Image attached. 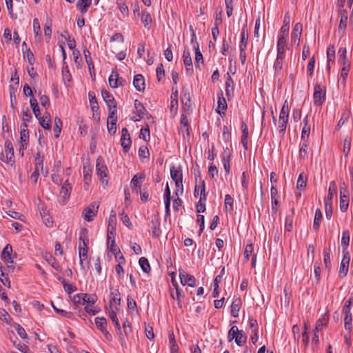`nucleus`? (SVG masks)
<instances>
[{
	"label": "nucleus",
	"mask_w": 353,
	"mask_h": 353,
	"mask_svg": "<svg viewBox=\"0 0 353 353\" xmlns=\"http://www.w3.org/2000/svg\"><path fill=\"white\" fill-rule=\"evenodd\" d=\"M172 283L176 290V295L174 296V293L171 292V296L174 299H176L179 303L181 297H183V291L181 289L179 288V285L177 282L175 281V279L172 280Z\"/></svg>",
	"instance_id": "obj_46"
},
{
	"label": "nucleus",
	"mask_w": 353,
	"mask_h": 353,
	"mask_svg": "<svg viewBox=\"0 0 353 353\" xmlns=\"http://www.w3.org/2000/svg\"><path fill=\"white\" fill-rule=\"evenodd\" d=\"M207 199V195L205 193V181H201V193H200V199L198 201L196 209V212L199 213L204 212L205 210V202Z\"/></svg>",
	"instance_id": "obj_11"
},
{
	"label": "nucleus",
	"mask_w": 353,
	"mask_h": 353,
	"mask_svg": "<svg viewBox=\"0 0 353 353\" xmlns=\"http://www.w3.org/2000/svg\"><path fill=\"white\" fill-rule=\"evenodd\" d=\"M337 186L335 181H331L329 185L328 194L324 199V202H332L334 195L336 194Z\"/></svg>",
	"instance_id": "obj_32"
},
{
	"label": "nucleus",
	"mask_w": 353,
	"mask_h": 353,
	"mask_svg": "<svg viewBox=\"0 0 353 353\" xmlns=\"http://www.w3.org/2000/svg\"><path fill=\"white\" fill-rule=\"evenodd\" d=\"M323 219V214L320 209H316L315 211L314 223H313V229L315 231H318L320 228V224L321 220Z\"/></svg>",
	"instance_id": "obj_41"
},
{
	"label": "nucleus",
	"mask_w": 353,
	"mask_h": 353,
	"mask_svg": "<svg viewBox=\"0 0 353 353\" xmlns=\"http://www.w3.org/2000/svg\"><path fill=\"white\" fill-rule=\"evenodd\" d=\"M283 61H284L276 58L273 65L275 75H279L281 74L283 69Z\"/></svg>",
	"instance_id": "obj_59"
},
{
	"label": "nucleus",
	"mask_w": 353,
	"mask_h": 353,
	"mask_svg": "<svg viewBox=\"0 0 353 353\" xmlns=\"http://www.w3.org/2000/svg\"><path fill=\"white\" fill-rule=\"evenodd\" d=\"M12 247L10 244H7L1 252V259L7 264L8 269L13 272L14 266L12 265L13 260L12 259Z\"/></svg>",
	"instance_id": "obj_6"
},
{
	"label": "nucleus",
	"mask_w": 353,
	"mask_h": 353,
	"mask_svg": "<svg viewBox=\"0 0 353 353\" xmlns=\"http://www.w3.org/2000/svg\"><path fill=\"white\" fill-rule=\"evenodd\" d=\"M150 155L149 150L146 146H141L139 149V156L141 161H143L144 159H148Z\"/></svg>",
	"instance_id": "obj_64"
},
{
	"label": "nucleus",
	"mask_w": 353,
	"mask_h": 353,
	"mask_svg": "<svg viewBox=\"0 0 353 353\" xmlns=\"http://www.w3.org/2000/svg\"><path fill=\"white\" fill-rule=\"evenodd\" d=\"M350 260V256L349 252L347 251H343V259L339 268V274L343 277L345 276L347 274Z\"/></svg>",
	"instance_id": "obj_13"
},
{
	"label": "nucleus",
	"mask_w": 353,
	"mask_h": 353,
	"mask_svg": "<svg viewBox=\"0 0 353 353\" xmlns=\"http://www.w3.org/2000/svg\"><path fill=\"white\" fill-rule=\"evenodd\" d=\"M132 141L130 133L126 128L121 130V145L125 153L128 152L131 147Z\"/></svg>",
	"instance_id": "obj_12"
},
{
	"label": "nucleus",
	"mask_w": 353,
	"mask_h": 353,
	"mask_svg": "<svg viewBox=\"0 0 353 353\" xmlns=\"http://www.w3.org/2000/svg\"><path fill=\"white\" fill-rule=\"evenodd\" d=\"M325 94L326 89L325 86L318 83L314 85L313 98L315 105L320 106L323 103L325 100Z\"/></svg>",
	"instance_id": "obj_4"
},
{
	"label": "nucleus",
	"mask_w": 353,
	"mask_h": 353,
	"mask_svg": "<svg viewBox=\"0 0 353 353\" xmlns=\"http://www.w3.org/2000/svg\"><path fill=\"white\" fill-rule=\"evenodd\" d=\"M5 153H6V159H1L3 161L6 163H11L13 161L14 158V148L12 143L10 141L6 140L5 142Z\"/></svg>",
	"instance_id": "obj_22"
},
{
	"label": "nucleus",
	"mask_w": 353,
	"mask_h": 353,
	"mask_svg": "<svg viewBox=\"0 0 353 353\" xmlns=\"http://www.w3.org/2000/svg\"><path fill=\"white\" fill-rule=\"evenodd\" d=\"M300 145L299 157L301 159H305L307 155L309 140H301Z\"/></svg>",
	"instance_id": "obj_44"
},
{
	"label": "nucleus",
	"mask_w": 353,
	"mask_h": 353,
	"mask_svg": "<svg viewBox=\"0 0 353 353\" xmlns=\"http://www.w3.org/2000/svg\"><path fill=\"white\" fill-rule=\"evenodd\" d=\"M109 318L111 319L112 323L114 324L115 328L118 330L120 340L122 341H125V337H123V334L121 332V327L117 318V314L116 312L112 309V307L110 305L107 312Z\"/></svg>",
	"instance_id": "obj_7"
},
{
	"label": "nucleus",
	"mask_w": 353,
	"mask_h": 353,
	"mask_svg": "<svg viewBox=\"0 0 353 353\" xmlns=\"http://www.w3.org/2000/svg\"><path fill=\"white\" fill-rule=\"evenodd\" d=\"M182 57L186 72L192 75L193 73V65L190 51L188 50H184Z\"/></svg>",
	"instance_id": "obj_19"
},
{
	"label": "nucleus",
	"mask_w": 353,
	"mask_h": 353,
	"mask_svg": "<svg viewBox=\"0 0 353 353\" xmlns=\"http://www.w3.org/2000/svg\"><path fill=\"white\" fill-rule=\"evenodd\" d=\"M22 50L23 57H26L28 61V63L32 65L35 62V59L30 49L27 48L26 43L25 41H23L22 43Z\"/></svg>",
	"instance_id": "obj_33"
},
{
	"label": "nucleus",
	"mask_w": 353,
	"mask_h": 353,
	"mask_svg": "<svg viewBox=\"0 0 353 353\" xmlns=\"http://www.w3.org/2000/svg\"><path fill=\"white\" fill-rule=\"evenodd\" d=\"M96 172L103 184L107 185L108 168L102 157H99L96 161Z\"/></svg>",
	"instance_id": "obj_3"
},
{
	"label": "nucleus",
	"mask_w": 353,
	"mask_h": 353,
	"mask_svg": "<svg viewBox=\"0 0 353 353\" xmlns=\"http://www.w3.org/2000/svg\"><path fill=\"white\" fill-rule=\"evenodd\" d=\"M335 58V50L333 46H330L327 49V69L330 70L331 65L334 63Z\"/></svg>",
	"instance_id": "obj_31"
},
{
	"label": "nucleus",
	"mask_w": 353,
	"mask_h": 353,
	"mask_svg": "<svg viewBox=\"0 0 353 353\" xmlns=\"http://www.w3.org/2000/svg\"><path fill=\"white\" fill-rule=\"evenodd\" d=\"M222 138L225 143H228L231 141L232 135L229 128L227 125H223Z\"/></svg>",
	"instance_id": "obj_61"
},
{
	"label": "nucleus",
	"mask_w": 353,
	"mask_h": 353,
	"mask_svg": "<svg viewBox=\"0 0 353 353\" xmlns=\"http://www.w3.org/2000/svg\"><path fill=\"white\" fill-rule=\"evenodd\" d=\"M347 193V191L343 188H341L340 191V209L342 212H346L348 206H349V196Z\"/></svg>",
	"instance_id": "obj_24"
},
{
	"label": "nucleus",
	"mask_w": 353,
	"mask_h": 353,
	"mask_svg": "<svg viewBox=\"0 0 353 353\" xmlns=\"http://www.w3.org/2000/svg\"><path fill=\"white\" fill-rule=\"evenodd\" d=\"M170 176L175 183L176 188V194H177L179 191H181V194H182L183 191V173L181 167H175L172 165L170 168Z\"/></svg>",
	"instance_id": "obj_1"
},
{
	"label": "nucleus",
	"mask_w": 353,
	"mask_h": 353,
	"mask_svg": "<svg viewBox=\"0 0 353 353\" xmlns=\"http://www.w3.org/2000/svg\"><path fill=\"white\" fill-rule=\"evenodd\" d=\"M30 103L35 117L39 118L41 115V112L38 105L37 100L34 97H32L30 99Z\"/></svg>",
	"instance_id": "obj_53"
},
{
	"label": "nucleus",
	"mask_w": 353,
	"mask_h": 353,
	"mask_svg": "<svg viewBox=\"0 0 353 353\" xmlns=\"http://www.w3.org/2000/svg\"><path fill=\"white\" fill-rule=\"evenodd\" d=\"M116 214L115 212L112 210L111 214L109 217L108 220V244H109V241L115 236V232H116Z\"/></svg>",
	"instance_id": "obj_9"
},
{
	"label": "nucleus",
	"mask_w": 353,
	"mask_h": 353,
	"mask_svg": "<svg viewBox=\"0 0 353 353\" xmlns=\"http://www.w3.org/2000/svg\"><path fill=\"white\" fill-rule=\"evenodd\" d=\"M88 97L92 110L94 111L95 110H97L99 108V105L94 92H90Z\"/></svg>",
	"instance_id": "obj_63"
},
{
	"label": "nucleus",
	"mask_w": 353,
	"mask_h": 353,
	"mask_svg": "<svg viewBox=\"0 0 353 353\" xmlns=\"http://www.w3.org/2000/svg\"><path fill=\"white\" fill-rule=\"evenodd\" d=\"M134 108L136 110L137 114L139 118L143 119L145 115L148 114V112L145 108L143 106L142 103L139 100L136 99L134 101Z\"/></svg>",
	"instance_id": "obj_34"
},
{
	"label": "nucleus",
	"mask_w": 353,
	"mask_h": 353,
	"mask_svg": "<svg viewBox=\"0 0 353 353\" xmlns=\"http://www.w3.org/2000/svg\"><path fill=\"white\" fill-rule=\"evenodd\" d=\"M72 190L71 185L68 183V181L66 180L60 190L59 194V201L63 202V203L69 199L70 195V192Z\"/></svg>",
	"instance_id": "obj_16"
},
{
	"label": "nucleus",
	"mask_w": 353,
	"mask_h": 353,
	"mask_svg": "<svg viewBox=\"0 0 353 353\" xmlns=\"http://www.w3.org/2000/svg\"><path fill=\"white\" fill-rule=\"evenodd\" d=\"M117 6L120 10L122 17H125L129 14V9L124 1L119 0L117 2Z\"/></svg>",
	"instance_id": "obj_48"
},
{
	"label": "nucleus",
	"mask_w": 353,
	"mask_h": 353,
	"mask_svg": "<svg viewBox=\"0 0 353 353\" xmlns=\"http://www.w3.org/2000/svg\"><path fill=\"white\" fill-rule=\"evenodd\" d=\"M107 247H108V249H109V250L113 254H114L116 259L119 258V259L120 261H122V262H125V258L123 257V256L121 253V251H120L119 247L115 243L114 237L112 238L109 241V244L107 243Z\"/></svg>",
	"instance_id": "obj_20"
},
{
	"label": "nucleus",
	"mask_w": 353,
	"mask_h": 353,
	"mask_svg": "<svg viewBox=\"0 0 353 353\" xmlns=\"http://www.w3.org/2000/svg\"><path fill=\"white\" fill-rule=\"evenodd\" d=\"M321 331L314 329L313 330V336L312 339V345L313 350H315L319 345V332Z\"/></svg>",
	"instance_id": "obj_60"
},
{
	"label": "nucleus",
	"mask_w": 353,
	"mask_h": 353,
	"mask_svg": "<svg viewBox=\"0 0 353 353\" xmlns=\"http://www.w3.org/2000/svg\"><path fill=\"white\" fill-rule=\"evenodd\" d=\"M235 343L238 346H243L246 343L247 341V336L243 332V330H241L239 334L236 336L235 339Z\"/></svg>",
	"instance_id": "obj_50"
},
{
	"label": "nucleus",
	"mask_w": 353,
	"mask_h": 353,
	"mask_svg": "<svg viewBox=\"0 0 353 353\" xmlns=\"http://www.w3.org/2000/svg\"><path fill=\"white\" fill-rule=\"evenodd\" d=\"M119 73L113 70L109 77L108 81L111 88H117L119 87Z\"/></svg>",
	"instance_id": "obj_40"
},
{
	"label": "nucleus",
	"mask_w": 353,
	"mask_h": 353,
	"mask_svg": "<svg viewBox=\"0 0 353 353\" xmlns=\"http://www.w3.org/2000/svg\"><path fill=\"white\" fill-rule=\"evenodd\" d=\"M168 339L170 351L179 350V346L175 340L173 331L170 330L168 332Z\"/></svg>",
	"instance_id": "obj_49"
},
{
	"label": "nucleus",
	"mask_w": 353,
	"mask_h": 353,
	"mask_svg": "<svg viewBox=\"0 0 353 353\" xmlns=\"http://www.w3.org/2000/svg\"><path fill=\"white\" fill-rule=\"evenodd\" d=\"M233 199L230 194L225 196L224 205L226 211L232 212L233 211Z\"/></svg>",
	"instance_id": "obj_57"
},
{
	"label": "nucleus",
	"mask_w": 353,
	"mask_h": 353,
	"mask_svg": "<svg viewBox=\"0 0 353 353\" xmlns=\"http://www.w3.org/2000/svg\"><path fill=\"white\" fill-rule=\"evenodd\" d=\"M329 321V312H326L322 314L320 318L316 321L314 329L322 331L324 327L327 325Z\"/></svg>",
	"instance_id": "obj_27"
},
{
	"label": "nucleus",
	"mask_w": 353,
	"mask_h": 353,
	"mask_svg": "<svg viewBox=\"0 0 353 353\" xmlns=\"http://www.w3.org/2000/svg\"><path fill=\"white\" fill-rule=\"evenodd\" d=\"M98 208L99 205L94 203L90 204L83 212L84 219L88 222L93 221L97 216Z\"/></svg>",
	"instance_id": "obj_8"
},
{
	"label": "nucleus",
	"mask_w": 353,
	"mask_h": 353,
	"mask_svg": "<svg viewBox=\"0 0 353 353\" xmlns=\"http://www.w3.org/2000/svg\"><path fill=\"white\" fill-rule=\"evenodd\" d=\"M288 38L287 37L279 36L277 37L276 49H287L288 48Z\"/></svg>",
	"instance_id": "obj_54"
},
{
	"label": "nucleus",
	"mask_w": 353,
	"mask_h": 353,
	"mask_svg": "<svg viewBox=\"0 0 353 353\" xmlns=\"http://www.w3.org/2000/svg\"><path fill=\"white\" fill-rule=\"evenodd\" d=\"M117 114L112 115L108 114V131L110 135L115 134L117 132Z\"/></svg>",
	"instance_id": "obj_25"
},
{
	"label": "nucleus",
	"mask_w": 353,
	"mask_h": 353,
	"mask_svg": "<svg viewBox=\"0 0 353 353\" xmlns=\"http://www.w3.org/2000/svg\"><path fill=\"white\" fill-rule=\"evenodd\" d=\"M141 21L145 28L150 29V24L152 22V17L149 12H143L141 15Z\"/></svg>",
	"instance_id": "obj_58"
},
{
	"label": "nucleus",
	"mask_w": 353,
	"mask_h": 353,
	"mask_svg": "<svg viewBox=\"0 0 353 353\" xmlns=\"http://www.w3.org/2000/svg\"><path fill=\"white\" fill-rule=\"evenodd\" d=\"M289 114H285V112H280L279 117L278 130L280 135L283 136L285 134L286 127L288 123Z\"/></svg>",
	"instance_id": "obj_17"
},
{
	"label": "nucleus",
	"mask_w": 353,
	"mask_h": 353,
	"mask_svg": "<svg viewBox=\"0 0 353 353\" xmlns=\"http://www.w3.org/2000/svg\"><path fill=\"white\" fill-rule=\"evenodd\" d=\"M194 49L195 50V67L201 70V65H203V57L202 53L199 50V43H196V45H194Z\"/></svg>",
	"instance_id": "obj_30"
},
{
	"label": "nucleus",
	"mask_w": 353,
	"mask_h": 353,
	"mask_svg": "<svg viewBox=\"0 0 353 353\" xmlns=\"http://www.w3.org/2000/svg\"><path fill=\"white\" fill-rule=\"evenodd\" d=\"M186 113L187 112H182L181 115L180 124L181 125V130L183 131H185L187 134L189 135V122Z\"/></svg>",
	"instance_id": "obj_45"
},
{
	"label": "nucleus",
	"mask_w": 353,
	"mask_h": 353,
	"mask_svg": "<svg viewBox=\"0 0 353 353\" xmlns=\"http://www.w3.org/2000/svg\"><path fill=\"white\" fill-rule=\"evenodd\" d=\"M97 298L95 295L88 294H77L73 296L72 301L74 304H80L84 305L85 303L94 305Z\"/></svg>",
	"instance_id": "obj_5"
},
{
	"label": "nucleus",
	"mask_w": 353,
	"mask_h": 353,
	"mask_svg": "<svg viewBox=\"0 0 353 353\" xmlns=\"http://www.w3.org/2000/svg\"><path fill=\"white\" fill-rule=\"evenodd\" d=\"M89 243V239L88 235V230L85 228H82L79 232V245L83 247L88 246Z\"/></svg>",
	"instance_id": "obj_39"
},
{
	"label": "nucleus",
	"mask_w": 353,
	"mask_h": 353,
	"mask_svg": "<svg viewBox=\"0 0 353 353\" xmlns=\"http://www.w3.org/2000/svg\"><path fill=\"white\" fill-rule=\"evenodd\" d=\"M63 126L62 121L59 117L54 118V127L53 129L54 135L55 138H59L61 134V128Z\"/></svg>",
	"instance_id": "obj_47"
},
{
	"label": "nucleus",
	"mask_w": 353,
	"mask_h": 353,
	"mask_svg": "<svg viewBox=\"0 0 353 353\" xmlns=\"http://www.w3.org/2000/svg\"><path fill=\"white\" fill-rule=\"evenodd\" d=\"M110 296L111 301L114 302L116 305L121 304L120 292L118 287L110 288Z\"/></svg>",
	"instance_id": "obj_37"
},
{
	"label": "nucleus",
	"mask_w": 353,
	"mask_h": 353,
	"mask_svg": "<svg viewBox=\"0 0 353 353\" xmlns=\"http://www.w3.org/2000/svg\"><path fill=\"white\" fill-rule=\"evenodd\" d=\"M218 107L216 112L217 113L222 116V114H225V111L226 110L228 105L225 98L223 96V92H221L220 94H218Z\"/></svg>",
	"instance_id": "obj_28"
},
{
	"label": "nucleus",
	"mask_w": 353,
	"mask_h": 353,
	"mask_svg": "<svg viewBox=\"0 0 353 353\" xmlns=\"http://www.w3.org/2000/svg\"><path fill=\"white\" fill-rule=\"evenodd\" d=\"M39 119V124L46 130H50L51 124H50V114L48 112H46L43 116L39 117L37 118Z\"/></svg>",
	"instance_id": "obj_36"
},
{
	"label": "nucleus",
	"mask_w": 353,
	"mask_h": 353,
	"mask_svg": "<svg viewBox=\"0 0 353 353\" xmlns=\"http://www.w3.org/2000/svg\"><path fill=\"white\" fill-rule=\"evenodd\" d=\"M301 32L302 24L301 23H296L291 33L292 43L296 44V46L299 45Z\"/></svg>",
	"instance_id": "obj_18"
},
{
	"label": "nucleus",
	"mask_w": 353,
	"mask_h": 353,
	"mask_svg": "<svg viewBox=\"0 0 353 353\" xmlns=\"http://www.w3.org/2000/svg\"><path fill=\"white\" fill-rule=\"evenodd\" d=\"M233 81L232 77L230 76L229 74H228V78L225 81V94L228 99L232 96L231 92H232L233 88H231L230 89V87Z\"/></svg>",
	"instance_id": "obj_62"
},
{
	"label": "nucleus",
	"mask_w": 353,
	"mask_h": 353,
	"mask_svg": "<svg viewBox=\"0 0 353 353\" xmlns=\"http://www.w3.org/2000/svg\"><path fill=\"white\" fill-rule=\"evenodd\" d=\"M26 128V123H23L21 126V140L26 144H27L29 141V132Z\"/></svg>",
	"instance_id": "obj_55"
},
{
	"label": "nucleus",
	"mask_w": 353,
	"mask_h": 353,
	"mask_svg": "<svg viewBox=\"0 0 353 353\" xmlns=\"http://www.w3.org/2000/svg\"><path fill=\"white\" fill-rule=\"evenodd\" d=\"M97 327L101 331L105 330L107 327V320L104 317H96L94 319Z\"/></svg>",
	"instance_id": "obj_51"
},
{
	"label": "nucleus",
	"mask_w": 353,
	"mask_h": 353,
	"mask_svg": "<svg viewBox=\"0 0 353 353\" xmlns=\"http://www.w3.org/2000/svg\"><path fill=\"white\" fill-rule=\"evenodd\" d=\"M34 169L43 170V157L41 155L40 152H37L34 158Z\"/></svg>",
	"instance_id": "obj_56"
},
{
	"label": "nucleus",
	"mask_w": 353,
	"mask_h": 353,
	"mask_svg": "<svg viewBox=\"0 0 353 353\" xmlns=\"http://www.w3.org/2000/svg\"><path fill=\"white\" fill-rule=\"evenodd\" d=\"M248 41V32L246 25L242 28L241 33V41L239 43V50H246Z\"/></svg>",
	"instance_id": "obj_29"
},
{
	"label": "nucleus",
	"mask_w": 353,
	"mask_h": 353,
	"mask_svg": "<svg viewBox=\"0 0 353 353\" xmlns=\"http://www.w3.org/2000/svg\"><path fill=\"white\" fill-rule=\"evenodd\" d=\"M102 97L108 108V114H117V105L114 97L106 90H101Z\"/></svg>",
	"instance_id": "obj_2"
},
{
	"label": "nucleus",
	"mask_w": 353,
	"mask_h": 353,
	"mask_svg": "<svg viewBox=\"0 0 353 353\" xmlns=\"http://www.w3.org/2000/svg\"><path fill=\"white\" fill-rule=\"evenodd\" d=\"M304 125L301 132V140H309L310 133V125L308 124V117L306 116L303 119Z\"/></svg>",
	"instance_id": "obj_35"
},
{
	"label": "nucleus",
	"mask_w": 353,
	"mask_h": 353,
	"mask_svg": "<svg viewBox=\"0 0 353 353\" xmlns=\"http://www.w3.org/2000/svg\"><path fill=\"white\" fill-rule=\"evenodd\" d=\"M350 240V232L346 230H344L342 233L341 236V245L343 247V251H347V248L349 246Z\"/></svg>",
	"instance_id": "obj_42"
},
{
	"label": "nucleus",
	"mask_w": 353,
	"mask_h": 353,
	"mask_svg": "<svg viewBox=\"0 0 353 353\" xmlns=\"http://www.w3.org/2000/svg\"><path fill=\"white\" fill-rule=\"evenodd\" d=\"M342 314L344 316V327L346 330L350 332L353 328L351 310L342 309Z\"/></svg>",
	"instance_id": "obj_21"
},
{
	"label": "nucleus",
	"mask_w": 353,
	"mask_h": 353,
	"mask_svg": "<svg viewBox=\"0 0 353 353\" xmlns=\"http://www.w3.org/2000/svg\"><path fill=\"white\" fill-rule=\"evenodd\" d=\"M133 85L136 90L139 92H143L145 90V79L144 77L138 74L134 75L133 79Z\"/></svg>",
	"instance_id": "obj_26"
},
{
	"label": "nucleus",
	"mask_w": 353,
	"mask_h": 353,
	"mask_svg": "<svg viewBox=\"0 0 353 353\" xmlns=\"http://www.w3.org/2000/svg\"><path fill=\"white\" fill-rule=\"evenodd\" d=\"M179 278L181 283L183 285H188L190 287L194 288L196 285L195 277L193 275L188 274L184 270H179Z\"/></svg>",
	"instance_id": "obj_10"
},
{
	"label": "nucleus",
	"mask_w": 353,
	"mask_h": 353,
	"mask_svg": "<svg viewBox=\"0 0 353 353\" xmlns=\"http://www.w3.org/2000/svg\"><path fill=\"white\" fill-rule=\"evenodd\" d=\"M241 305V301L240 299H234L231 304V315L233 317L239 316V312Z\"/></svg>",
	"instance_id": "obj_38"
},
{
	"label": "nucleus",
	"mask_w": 353,
	"mask_h": 353,
	"mask_svg": "<svg viewBox=\"0 0 353 353\" xmlns=\"http://www.w3.org/2000/svg\"><path fill=\"white\" fill-rule=\"evenodd\" d=\"M181 101L183 112L190 113L192 111L190 94L187 90L181 92Z\"/></svg>",
	"instance_id": "obj_14"
},
{
	"label": "nucleus",
	"mask_w": 353,
	"mask_h": 353,
	"mask_svg": "<svg viewBox=\"0 0 353 353\" xmlns=\"http://www.w3.org/2000/svg\"><path fill=\"white\" fill-rule=\"evenodd\" d=\"M144 179L145 175L141 173H138L132 177L130 181V185L133 192H136V193H138L139 191L141 190V184L143 182Z\"/></svg>",
	"instance_id": "obj_15"
},
{
	"label": "nucleus",
	"mask_w": 353,
	"mask_h": 353,
	"mask_svg": "<svg viewBox=\"0 0 353 353\" xmlns=\"http://www.w3.org/2000/svg\"><path fill=\"white\" fill-rule=\"evenodd\" d=\"M139 263L143 272L149 273L150 272V265L145 257H141L139 260Z\"/></svg>",
	"instance_id": "obj_52"
},
{
	"label": "nucleus",
	"mask_w": 353,
	"mask_h": 353,
	"mask_svg": "<svg viewBox=\"0 0 353 353\" xmlns=\"http://www.w3.org/2000/svg\"><path fill=\"white\" fill-rule=\"evenodd\" d=\"M92 0H79L77 3V7L82 14L88 11V8L91 4Z\"/></svg>",
	"instance_id": "obj_43"
},
{
	"label": "nucleus",
	"mask_w": 353,
	"mask_h": 353,
	"mask_svg": "<svg viewBox=\"0 0 353 353\" xmlns=\"http://www.w3.org/2000/svg\"><path fill=\"white\" fill-rule=\"evenodd\" d=\"M339 14L340 17V23L339 26V32L342 31L344 33L347 23L348 12L345 9H339Z\"/></svg>",
	"instance_id": "obj_23"
}]
</instances>
